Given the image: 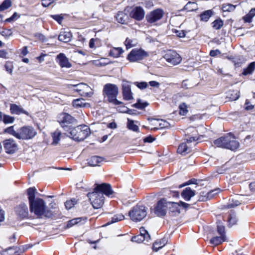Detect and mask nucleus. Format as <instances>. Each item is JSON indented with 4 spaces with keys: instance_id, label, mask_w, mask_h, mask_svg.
<instances>
[{
    "instance_id": "nucleus-1",
    "label": "nucleus",
    "mask_w": 255,
    "mask_h": 255,
    "mask_svg": "<svg viewBox=\"0 0 255 255\" xmlns=\"http://www.w3.org/2000/svg\"><path fill=\"white\" fill-rule=\"evenodd\" d=\"M33 212L37 218H50L53 216L52 211L47 208L44 201L38 198L33 199Z\"/></svg>"
},
{
    "instance_id": "nucleus-2",
    "label": "nucleus",
    "mask_w": 255,
    "mask_h": 255,
    "mask_svg": "<svg viewBox=\"0 0 255 255\" xmlns=\"http://www.w3.org/2000/svg\"><path fill=\"white\" fill-rule=\"evenodd\" d=\"M214 143L218 147L235 150L239 148V142L231 133H228L214 141Z\"/></svg>"
},
{
    "instance_id": "nucleus-3",
    "label": "nucleus",
    "mask_w": 255,
    "mask_h": 255,
    "mask_svg": "<svg viewBox=\"0 0 255 255\" xmlns=\"http://www.w3.org/2000/svg\"><path fill=\"white\" fill-rule=\"evenodd\" d=\"M5 132L19 139L26 140L32 137V129L29 126H24L17 130H15L14 126H11L6 128Z\"/></svg>"
},
{
    "instance_id": "nucleus-4",
    "label": "nucleus",
    "mask_w": 255,
    "mask_h": 255,
    "mask_svg": "<svg viewBox=\"0 0 255 255\" xmlns=\"http://www.w3.org/2000/svg\"><path fill=\"white\" fill-rule=\"evenodd\" d=\"M69 136L74 140L80 141L85 139L90 134L89 128L86 125H81L71 128Z\"/></svg>"
},
{
    "instance_id": "nucleus-5",
    "label": "nucleus",
    "mask_w": 255,
    "mask_h": 255,
    "mask_svg": "<svg viewBox=\"0 0 255 255\" xmlns=\"http://www.w3.org/2000/svg\"><path fill=\"white\" fill-rule=\"evenodd\" d=\"M103 93L104 95L107 96L109 102L115 105L122 104V102L117 99L119 89L116 85L112 84H106L104 87Z\"/></svg>"
},
{
    "instance_id": "nucleus-6",
    "label": "nucleus",
    "mask_w": 255,
    "mask_h": 255,
    "mask_svg": "<svg viewBox=\"0 0 255 255\" xmlns=\"http://www.w3.org/2000/svg\"><path fill=\"white\" fill-rule=\"evenodd\" d=\"M147 215V210L145 206L136 205L133 207L128 212L130 219L135 222L142 220Z\"/></svg>"
},
{
    "instance_id": "nucleus-7",
    "label": "nucleus",
    "mask_w": 255,
    "mask_h": 255,
    "mask_svg": "<svg viewBox=\"0 0 255 255\" xmlns=\"http://www.w3.org/2000/svg\"><path fill=\"white\" fill-rule=\"evenodd\" d=\"M87 196L94 209L101 208L104 203V197L102 193L94 190L91 193H89Z\"/></svg>"
},
{
    "instance_id": "nucleus-8",
    "label": "nucleus",
    "mask_w": 255,
    "mask_h": 255,
    "mask_svg": "<svg viewBox=\"0 0 255 255\" xmlns=\"http://www.w3.org/2000/svg\"><path fill=\"white\" fill-rule=\"evenodd\" d=\"M148 56L146 52L141 49H133L128 54L127 59L131 62H137Z\"/></svg>"
},
{
    "instance_id": "nucleus-9",
    "label": "nucleus",
    "mask_w": 255,
    "mask_h": 255,
    "mask_svg": "<svg viewBox=\"0 0 255 255\" xmlns=\"http://www.w3.org/2000/svg\"><path fill=\"white\" fill-rule=\"evenodd\" d=\"M71 86L75 87L74 91L77 92L81 96L91 97L93 94L92 89L86 84L81 83L71 85Z\"/></svg>"
},
{
    "instance_id": "nucleus-10",
    "label": "nucleus",
    "mask_w": 255,
    "mask_h": 255,
    "mask_svg": "<svg viewBox=\"0 0 255 255\" xmlns=\"http://www.w3.org/2000/svg\"><path fill=\"white\" fill-rule=\"evenodd\" d=\"M164 15V11L162 9L157 8L148 13L145 17L147 22L154 23L161 19Z\"/></svg>"
},
{
    "instance_id": "nucleus-11",
    "label": "nucleus",
    "mask_w": 255,
    "mask_h": 255,
    "mask_svg": "<svg viewBox=\"0 0 255 255\" xmlns=\"http://www.w3.org/2000/svg\"><path fill=\"white\" fill-rule=\"evenodd\" d=\"M75 120L70 115L66 113H63L59 117V122L61 126L65 130H68L70 125L74 123Z\"/></svg>"
},
{
    "instance_id": "nucleus-12",
    "label": "nucleus",
    "mask_w": 255,
    "mask_h": 255,
    "mask_svg": "<svg viewBox=\"0 0 255 255\" xmlns=\"http://www.w3.org/2000/svg\"><path fill=\"white\" fill-rule=\"evenodd\" d=\"M164 58L168 62L173 65L179 64L182 61L179 54L173 50L168 51L164 55Z\"/></svg>"
},
{
    "instance_id": "nucleus-13",
    "label": "nucleus",
    "mask_w": 255,
    "mask_h": 255,
    "mask_svg": "<svg viewBox=\"0 0 255 255\" xmlns=\"http://www.w3.org/2000/svg\"><path fill=\"white\" fill-rule=\"evenodd\" d=\"M189 206V204L185 202L180 201L179 203L176 202H168V208L173 215H178L180 213V209L182 207L187 209Z\"/></svg>"
},
{
    "instance_id": "nucleus-14",
    "label": "nucleus",
    "mask_w": 255,
    "mask_h": 255,
    "mask_svg": "<svg viewBox=\"0 0 255 255\" xmlns=\"http://www.w3.org/2000/svg\"><path fill=\"white\" fill-rule=\"evenodd\" d=\"M168 208V202L164 199L159 200L154 208V213L157 216H164Z\"/></svg>"
},
{
    "instance_id": "nucleus-15",
    "label": "nucleus",
    "mask_w": 255,
    "mask_h": 255,
    "mask_svg": "<svg viewBox=\"0 0 255 255\" xmlns=\"http://www.w3.org/2000/svg\"><path fill=\"white\" fill-rule=\"evenodd\" d=\"M94 191L102 193L103 196L105 194L108 196H110L113 193L111 185L106 183L97 184Z\"/></svg>"
},
{
    "instance_id": "nucleus-16",
    "label": "nucleus",
    "mask_w": 255,
    "mask_h": 255,
    "mask_svg": "<svg viewBox=\"0 0 255 255\" xmlns=\"http://www.w3.org/2000/svg\"><path fill=\"white\" fill-rule=\"evenodd\" d=\"M145 15V12L141 6H136L133 8L130 13L131 17L136 20H142Z\"/></svg>"
},
{
    "instance_id": "nucleus-17",
    "label": "nucleus",
    "mask_w": 255,
    "mask_h": 255,
    "mask_svg": "<svg viewBox=\"0 0 255 255\" xmlns=\"http://www.w3.org/2000/svg\"><path fill=\"white\" fill-rule=\"evenodd\" d=\"M3 145L6 152L8 153H13L17 149V145L12 139L5 140Z\"/></svg>"
},
{
    "instance_id": "nucleus-18",
    "label": "nucleus",
    "mask_w": 255,
    "mask_h": 255,
    "mask_svg": "<svg viewBox=\"0 0 255 255\" xmlns=\"http://www.w3.org/2000/svg\"><path fill=\"white\" fill-rule=\"evenodd\" d=\"M122 89L123 96L124 100L129 101L133 99L130 86L128 82H123Z\"/></svg>"
},
{
    "instance_id": "nucleus-19",
    "label": "nucleus",
    "mask_w": 255,
    "mask_h": 255,
    "mask_svg": "<svg viewBox=\"0 0 255 255\" xmlns=\"http://www.w3.org/2000/svg\"><path fill=\"white\" fill-rule=\"evenodd\" d=\"M56 59L58 60V63L61 67H66L67 68H70L72 66L71 64L69 62L68 59L63 53L58 54Z\"/></svg>"
},
{
    "instance_id": "nucleus-20",
    "label": "nucleus",
    "mask_w": 255,
    "mask_h": 255,
    "mask_svg": "<svg viewBox=\"0 0 255 255\" xmlns=\"http://www.w3.org/2000/svg\"><path fill=\"white\" fill-rule=\"evenodd\" d=\"M244 198V196L242 195H236L233 198L232 201H230L229 204L227 205V207L228 208H232L239 206L242 204Z\"/></svg>"
},
{
    "instance_id": "nucleus-21",
    "label": "nucleus",
    "mask_w": 255,
    "mask_h": 255,
    "mask_svg": "<svg viewBox=\"0 0 255 255\" xmlns=\"http://www.w3.org/2000/svg\"><path fill=\"white\" fill-rule=\"evenodd\" d=\"M10 111L11 114L13 115H20L22 114H24L26 115H28V113L21 107L15 104H11L10 105Z\"/></svg>"
},
{
    "instance_id": "nucleus-22",
    "label": "nucleus",
    "mask_w": 255,
    "mask_h": 255,
    "mask_svg": "<svg viewBox=\"0 0 255 255\" xmlns=\"http://www.w3.org/2000/svg\"><path fill=\"white\" fill-rule=\"evenodd\" d=\"M195 192L190 187L186 188L181 193L182 197L186 201H189L191 198L194 196Z\"/></svg>"
},
{
    "instance_id": "nucleus-23",
    "label": "nucleus",
    "mask_w": 255,
    "mask_h": 255,
    "mask_svg": "<svg viewBox=\"0 0 255 255\" xmlns=\"http://www.w3.org/2000/svg\"><path fill=\"white\" fill-rule=\"evenodd\" d=\"M192 131V134L191 136L186 138L187 143H190L192 142H195L199 139V138L197 137V135L199 134L198 131L193 128H189L187 129V132L189 133V132Z\"/></svg>"
},
{
    "instance_id": "nucleus-24",
    "label": "nucleus",
    "mask_w": 255,
    "mask_h": 255,
    "mask_svg": "<svg viewBox=\"0 0 255 255\" xmlns=\"http://www.w3.org/2000/svg\"><path fill=\"white\" fill-rule=\"evenodd\" d=\"M72 37V33L69 31H61L58 36V39L62 42L67 43L71 41Z\"/></svg>"
},
{
    "instance_id": "nucleus-25",
    "label": "nucleus",
    "mask_w": 255,
    "mask_h": 255,
    "mask_svg": "<svg viewBox=\"0 0 255 255\" xmlns=\"http://www.w3.org/2000/svg\"><path fill=\"white\" fill-rule=\"evenodd\" d=\"M104 160V158L100 156H94L88 160V164L91 166H99Z\"/></svg>"
},
{
    "instance_id": "nucleus-26",
    "label": "nucleus",
    "mask_w": 255,
    "mask_h": 255,
    "mask_svg": "<svg viewBox=\"0 0 255 255\" xmlns=\"http://www.w3.org/2000/svg\"><path fill=\"white\" fill-rule=\"evenodd\" d=\"M167 239L166 238L156 241L153 245V251L157 252L159 249L163 248L167 243Z\"/></svg>"
},
{
    "instance_id": "nucleus-27",
    "label": "nucleus",
    "mask_w": 255,
    "mask_h": 255,
    "mask_svg": "<svg viewBox=\"0 0 255 255\" xmlns=\"http://www.w3.org/2000/svg\"><path fill=\"white\" fill-rule=\"evenodd\" d=\"M117 21L122 24H126L128 19V16L123 11H120L116 16Z\"/></svg>"
},
{
    "instance_id": "nucleus-28",
    "label": "nucleus",
    "mask_w": 255,
    "mask_h": 255,
    "mask_svg": "<svg viewBox=\"0 0 255 255\" xmlns=\"http://www.w3.org/2000/svg\"><path fill=\"white\" fill-rule=\"evenodd\" d=\"M177 151L182 155H186L191 151V148L187 145V143H182L179 146Z\"/></svg>"
},
{
    "instance_id": "nucleus-29",
    "label": "nucleus",
    "mask_w": 255,
    "mask_h": 255,
    "mask_svg": "<svg viewBox=\"0 0 255 255\" xmlns=\"http://www.w3.org/2000/svg\"><path fill=\"white\" fill-rule=\"evenodd\" d=\"M51 136L53 140L51 143V145L56 146L59 143V141L60 140L61 132L60 131L57 130L51 133Z\"/></svg>"
},
{
    "instance_id": "nucleus-30",
    "label": "nucleus",
    "mask_w": 255,
    "mask_h": 255,
    "mask_svg": "<svg viewBox=\"0 0 255 255\" xmlns=\"http://www.w3.org/2000/svg\"><path fill=\"white\" fill-rule=\"evenodd\" d=\"M72 104L75 108H82L89 106V104L85 103V100L83 98L74 100Z\"/></svg>"
},
{
    "instance_id": "nucleus-31",
    "label": "nucleus",
    "mask_w": 255,
    "mask_h": 255,
    "mask_svg": "<svg viewBox=\"0 0 255 255\" xmlns=\"http://www.w3.org/2000/svg\"><path fill=\"white\" fill-rule=\"evenodd\" d=\"M16 212L20 216L24 218L27 215V208L25 205H21L16 208Z\"/></svg>"
},
{
    "instance_id": "nucleus-32",
    "label": "nucleus",
    "mask_w": 255,
    "mask_h": 255,
    "mask_svg": "<svg viewBox=\"0 0 255 255\" xmlns=\"http://www.w3.org/2000/svg\"><path fill=\"white\" fill-rule=\"evenodd\" d=\"M226 241V236L214 237L210 240V243L215 246H217Z\"/></svg>"
},
{
    "instance_id": "nucleus-33",
    "label": "nucleus",
    "mask_w": 255,
    "mask_h": 255,
    "mask_svg": "<svg viewBox=\"0 0 255 255\" xmlns=\"http://www.w3.org/2000/svg\"><path fill=\"white\" fill-rule=\"evenodd\" d=\"M227 98L231 101H236L240 97V92L238 91H229L227 93Z\"/></svg>"
},
{
    "instance_id": "nucleus-34",
    "label": "nucleus",
    "mask_w": 255,
    "mask_h": 255,
    "mask_svg": "<svg viewBox=\"0 0 255 255\" xmlns=\"http://www.w3.org/2000/svg\"><path fill=\"white\" fill-rule=\"evenodd\" d=\"M255 69V62L251 63L248 66L244 69L242 74L244 75H248L252 74Z\"/></svg>"
},
{
    "instance_id": "nucleus-35",
    "label": "nucleus",
    "mask_w": 255,
    "mask_h": 255,
    "mask_svg": "<svg viewBox=\"0 0 255 255\" xmlns=\"http://www.w3.org/2000/svg\"><path fill=\"white\" fill-rule=\"evenodd\" d=\"M213 15L212 10H207L204 11L200 14L201 20L204 21H207Z\"/></svg>"
},
{
    "instance_id": "nucleus-36",
    "label": "nucleus",
    "mask_w": 255,
    "mask_h": 255,
    "mask_svg": "<svg viewBox=\"0 0 255 255\" xmlns=\"http://www.w3.org/2000/svg\"><path fill=\"white\" fill-rule=\"evenodd\" d=\"M228 222L229 227H232L237 224V220L236 215L234 213L231 214L229 215Z\"/></svg>"
},
{
    "instance_id": "nucleus-37",
    "label": "nucleus",
    "mask_w": 255,
    "mask_h": 255,
    "mask_svg": "<svg viewBox=\"0 0 255 255\" xmlns=\"http://www.w3.org/2000/svg\"><path fill=\"white\" fill-rule=\"evenodd\" d=\"M124 52L122 48H114L110 52V55L114 57H118Z\"/></svg>"
},
{
    "instance_id": "nucleus-38",
    "label": "nucleus",
    "mask_w": 255,
    "mask_h": 255,
    "mask_svg": "<svg viewBox=\"0 0 255 255\" xmlns=\"http://www.w3.org/2000/svg\"><path fill=\"white\" fill-rule=\"evenodd\" d=\"M179 113L181 116H185L188 113V107L185 103L180 104L179 106Z\"/></svg>"
},
{
    "instance_id": "nucleus-39",
    "label": "nucleus",
    "mask_w": 255,
    "mask_h": 255,
    "mask_svg": "<svg viewBox=\"0 0 255 255\" xmlns=\"http://www.w3.org/2000/svg\"><path fill=\"white\" fill-rule=\"evenodd\" d=\"M236 6L230 3H224L222 5V9L224 11L231 12L234 11Z\"/></svg>"
},
{
    "instance_id": "nucleus-40",
    "label": "nucleus",
    "mask_w": 255,
    "mask_h": 255,
    "mask_svg": "<svg viewBox=\"0 0 255 255\" xmlns=\"http://www.w3.org/2000/svg\"><path fill=\"white\" fill-rule=\"evenodd\" d=\"M46 40L45 36L40 33H36L34 35V39L33 38V41L34 40L35 42H43L45 41Z\"/></svg>"
},
{
    "instance_id": "nucleus-41",
    "label": "nucleus",
    "mask_w": 255,
    "mask_h": 255,
    "mask_svg": "<svg viewBox=\"0 0 255 255\" xmlns=\"http://www.w3.org/2000/svg\"><path fill=\"white\" fill-rule=\"evenodd\" d=\"M148 105L147 102H142L140 99H138L136 103L133 105V107L138 109H143Z\"/></svg>"
},
{
    "instance_id": "nucleus-42",
    "label": "nucleus",
    "mask_w": 255,
    "mask_h": 255,
    "mask_svg": "<svg viewBox=\"0 0 255 255\" xmlns=\"http://www.w3.org/2000/svg\"><path fill=\"white\" fill-rule=\"evenodd\" d=\"M125 45L127 49L130 48L137 44L136 41L134 39H130L127 38L125 42Z\"/></svg>"
},
{
    "instance_id": "nucleus-43",
    "label": "nucleus",
    "mask_w": 255,
    "mask_h": 255,
    "mask_svg": "<svg viewBox=\"0 0 255 255\" xmlns=\"http://www.w3.org/2000/svg\"><path fill=\"white\" fill-rule=\"evenodd\" d=\"M223 21L221 19H216L212 22L213 27L215 29H220L223 25Z\"/></svg>"
},
{
    "instance_id": "nucleus-44",
    "label": "nucleus",
    "mask_w": 255,
    "mask_h": 255,
    "mask_svg": "<svg viewBox=\"0 0 255 255\" xmlns=\"http://www.w3.org/2000/svg\"><path fill=\"white\" fill-rule=\"evenodd\" d=\"M217 231L220 235L226 236L225 227L220 222H217Z\"/></svg>"
},
{
    "instance_id": "nucleus-45",
    "label": "nucleus",
    "mask_w": 255,
    "mask_h": 255,
    "mask_svg": "<svg viewBox=\"0 0 255 255\" xmlns=\"http://www.w3.org/2000/svg\"><path fill=\"white\" fill-rule=\"evenodd\" d=\"M128 127L129 129H131L134 131H137L138 129L137 126L134 124L133 121L128 119Z\"/></svg>"
},
{
    "instance_id": "nucleus-46",
    "label": "nucleus",
    "mask_w": 255,
    "mask_h": 255,
    "mask_svg": "<svg viewBox=\"0 0 255 255\" xmlns=\"http://www.w3.org/2000/svg\"><path fill=\"white\" fill-rule=\"evenodd\" d=\"M11 5V2L10 0H5L3 1L1 5H0V11H3Z\"/></svg>"
},
{
    "instance_id": "nucleus-47",
    "label": "nucleus",
    "mask_w": 255,
    "mask_h": 255,
    "mask_svg": "<svg viewBox=\"0 0 255 255\" xmlns=\"http://www.w3.org/2000/svg\"><path fill=\"white\" fill-rule=\"evenodd\" d=\"M131 241L133 242L141 243L145 241H146V239H145L144 237L142 236V235H138L137 236L133 237L131 238Z\"/></svg>"
},
{
    "instance_id": "nucleus-48",
    "label": "nucleus",
    "mask_w": 255,
    "mask_h": 255,
    "mask_svg": "<svg viewBox=\"0 0 255 255\" xmlns=\"http://www.w3.org/2000/svg\"><path fill=\"white\" fill-rule=\"evenodd\" d=\"M77 201L75 199H72L69 201H67L65 205L67 209L69 210L71 209L76 204Z\"/></svg>"
},
{
    "instance_id": "nucleus-49",
    "label": "nucleus",
    "mask_w": 255,
    "mask_h": 255,
    "mask_svg": "<svg viewBox=\"0 0 255 255\" xmlns=\"http://www.w3.org/2000/svg\"><path fill=\"white\" fill-rule=\"evenodd\" d=\"M124 219H125V217H124V216L123 215H122V214H117V215H114L112 217V220H111L110 223H116V222H117L118 221L123 220Z\"/></svg>"
},
{
    "instance_id": "nucleus-50",
    "label": "nucleus",
    "mask_w": 255,
    "mask_h": 255,
    "mask_svg": "<svg viewBox=\"0 0 255 255\" xmlns=\"http://www.w3.org/2000/svg\"><path fill=\"white\" fill-rule=\"evenodd\" d=\"M255 10V8L250 10L249 13L244 17V20L246 22H250L252 21V18L255 16V14H253L252 12Z\"/></svg>"
},
{
    "instance_id": "nucleus-51",
    "label": "nucleus",
    "mask_w": 255,
    "mask_h": 255,
    "mask_svg": "<svg viewBox=\"0 0 255 255\" xmlns=\"http://www.w3.org/2000/svg\"><path fill=\"white\" fill-rule=\"evenodd\" d=\"M139 235H142V236L144 237L146 239L147 242L150 239L149 234L143 227L140 228V234Z\"/></svg>"
},
{
    "instance_id": "nucleus-52",
    "label": "nucleus",
    "mask_w": 255,
    "mask_h": 255,
    "mask_svg": "<svg viewBox=\"0 0 255 255\" xmlns=\"http://www.w3.org/2000/svg\"><path fill=\"white\" fill-rule=\"evenodd\" d=\"M2 121L5 124H12L14 122V118L9 115H4Z\"/></svg>"
},
{
    "instance_id": "nucleus-53",
    "label": "nucleus",
    "mask_w": 255,
    "mask_h": 255,
    "mask_svg": "<svg viewBox=\"0 0 255 255\" xmlns=\"http://www.w3.org/2000/svg\"><path fill=\"white\" fill-rule=\"evenodd\" d=\"M81 218H80L72 219L68 221V222L67 224V227L68 228H71L73 226L78 224L79 222H80L81 221Z\"/></svg>"
},
{
    "instance_id": "nucleus-54",
    "label": "nucleus",
    "mask_w": 255,
    "mask_h": 255,
    "mask_svg": "<svg viewBox=\"0 0 255 255\" xmlns=\"http://www.w3.org/2000/svg\"><path fill=\"white\" fill-rule=\"evenodd\" d=\"M5 68L7 72L11 75L12 74L13 65L12 62H7L5 64Z\"/></svg>"
},
{
    "instance_id": "nucleus-55",
    "label": "nucleus",
    "mask_w": 255,
    "mask_h": 255,
    "mask_svg": "<svg viewBox=\"0 0 255 255\" xmlns=\"http://www.w3.org/2000/svg\"><path fill=\"white\" fill-rule=\"evenodd\" d=\"M208 194V191H206V190L201 191L200 193V198L199 200L201 201H205L207 199H210L207 197Z\"/></svg>"
},
{
    "instance_id": "nucleus-56",
    "label": "nucleus",
    "mask_w": 255,
    "mask_h": 255,
    "mask_svg": "<svg viewBox=\"0 0 255 255\" xmlns=\"http://www.w3.org/2000/svg\"><path fill=\"white\" fill-rule=\"evenodd\" d=\"M220 192V189L217 188L214 190H212L210 191H208V194L207 195V197L209 199L212 198L213 196L215 194H218Z\"/></svg>"
},
{
    "instance_id": "nucleus-57",
    "label": "nucleus",
    "mask_w": 255,
    "mask_h": 255,
    "mask_svg": "<svg viewBox=\"0 0 255 255\" xmlns=\"http://www.w3.org/2000/svg\"><path fill=\"white\" fill-rule=\"evenodd\" d=\"M27 194L29 203V209L32 211V189L29 188L27 189Z\"/></svg>"
},
{
    "instance_id": "nucleus-58",
    "label": "nucleus",
    "mask_w": 255,
    "mask_h": 255,
    "mask_svg": "<svg viewBox=\"0 0 255 255\" xmlns=\"http://www.w3.org/2000/svg\"><path fill=\"white\" fill-rule=\"evenodd\" d=\"M135 85L139 89H144L146 88L148 85L147 83L145 82H135Z\"/></svg>"
},
{
    "instance_id": "nucleus-59",
    "label": "nucleus",
    "mask_w": 255,
    "mask_h": 255,
    "mask_svg": "<svg viewBox=\"0 0 255 255\" xmlns=\"http://www.w3.org/2000/svg\"><path fill=\"white\" fill-rule=\"evenodd\" d=\"M170 125L168 122L164 120H160L159 123V126L160 128H167L169 127Z\"/></svg>"
},
{
    "instance_id": "nucleus-60",
    "label": "nucleus",
    "mask_w": 255,
    "mask_h": 255,
    "mask_svg": "<svg viewBox=\"0 0 255 255\" xmlns=\"http://www.w3.org/2000/svg\"><path fill=\"white\" fill-rule=\"evenodd\" d=\"M19 16L18 15L16 12H14L13 14L9 18H7L5 20L6 22H11L16 19H17Z\"/></svg>"
},
{
    "instance_id": "nucleus-61",
    "label": "nucleus",
    "mask_w": 255,
    "mask_h": 255,
    "mask_svg": "<svg viewBox=\"0 0 255 255\" xmlns=\"http://www.w3.org/2000/svg\"><path fill=\"white\" fill-rule=\"evenodd\" d=\"M55 0H42V4L43 6L46 7L52 3Z\"/></svg>"
},
{
    "instance_id": "nucleus-62",
    "label": "nucleus",
    "mask_w": 255,
    "mask_h": 255,
    "mask_svg": "<svg viewBox=\"0 0 255 255\" xmlns=\"http://www.w3.org/2000/svg\"><path fill=\"white\" fill-rule=\"evenodd\" d=\"M245 105H246L245 109H246L247 110H252L254 107V106L251 104L250 102L248 100L246 101Z\"/></svg>"
},
{
    "instance_id": "nucleus-63",
    "label": "nucleus",
    "mask_w": 255,
    "mask_h": 255,
    "mask_svg": "<svg viewBox=\"0 0 255 255\" xmlns=\"http://www.w3.org/2000/svg\"><path fill=\"white\" fill-rule=\"evenodd\" d=\"M154 140H155V138H153L151 135H149V136H148L147 137H145L143 139V141H144V142H149V143L152 142Z\"/></svg>"
},
{
    "instance_id": "nucleus-64",
    "label": "nucleus",
    "mask_w": 255,
    "mask_h": 255,
    "mask_svg": "<svg viewBox=\"0 0 255 255\" xmlns=\"http://www.w3.org/2000/svg\"><path fill=\"white\" fill-rule=\"evenodd\" d=\"M5 219L4 211L0 208V223L4 221Z\"/></svg>"
}]
</instances>
